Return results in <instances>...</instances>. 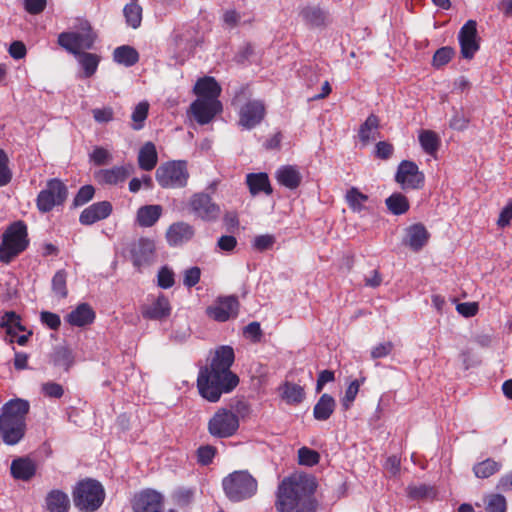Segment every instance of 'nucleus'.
Wrapping results in <instances>:
<instances>
[{"mask_svg":"<svg viewBox=\"0 0 512 512\" xmlns=\"http://www.w3.org/2000/svg\"><path fill=\"white\" fill-rule=\"evenodd\" d=\"M234 357V350L230 346H221L215 351L210 365L200 369L198 390L209 402H217L222 394L231 392L237 386L239 378L230 370Z\"/></svg>","mask_w":512,"mask_h":512,"instance_id":"nucleus-1","label":"nucleus"},{"mask_svg":"<svg viewBox=\"0 0 512 512\" xmlns=\"http://www.w3.org/2000/svg\"><path fill=\"white\" fill-rule=\"evenodd\" d=\"M316 489L314 476L299 474L285 477L275 491L276 512H317Z\"/></svg>","mask_w":512,"mask_h":512,"instance_id":"nucleus-2","label":"nucleus"},{"mask_svg":"<svg viewBox=\"0 0 512 512\" xmlns=\"http://www.w3.org/2000/svg\"><path fill=\"white\" fill-rule=\"evenodd\" d=\"M29 409V402L20 398L12 399L3 405L0 415V434L5 444L15 445L23 439Z\"/></svg>","mask_w":512,"mask_h":512,"instance_id":"nucleus-3","label":"nucleus"},{"mask_svg":"<svg viewBox=\"0 0 512 512\" xmlns=\"http://www.w3.org/2000/svg\"><path fill=\"white\" fill-rule=\"evenodd\" d=\"M222 487L230 501L241 502L256 495L258 482L247 470H238L223 478Z\"/></svg>","mask_w":512,"mask_h":512,"instance_id":"nucleus-4","label":"nucleus"},{"mask_svg":"<svg viewBox=\"0 0 512 512\" xmlns=\"http://www.w3.org/2000/svg\"><path fill=\"white\" fill-rule=\"evenodd\" d=\"M72 496L74 505L79 511L95 512L104 502L105 490L99 481L87 478L77 483Z\"/></svg>","mask_w":512,"mask_h":512,"instance_id":"nucleus-5","label":"nucleus"},{"mask_svg":"<svg viewBox=\"0 0 512 512\" xmlns=\"http://www.w3.org/2000/svg\"><path fill=\"white\" fill-rule=\"evenodd\" d=\"M27 226L22 221L11 224L2 235L0 261L10 263L28 246Z\"/></svg>","mask_w":512,"mask_h":512,"instance_id":"nucleus-6","label":"nucleus"},{"mask_svg":"<svg viewBox=\"0 0 512 512\" xmlns=\"http://www.w3.org/2000/svg\"><path fill=\"white\" fill-rule=\"evenodd\" d=\"M95 37L90 23L80 20L75 31L59 34L58 44L72 54H79L81 50L93 47Z\"/></svg>","mask_w":512,"mask_h":512,"instance_id":"nucleus-7","label":"nucleus"},{"mask_svg":"<svg viewBox=\"0 0 512 512\" xmlns=\"http://www.w3.org/2000/svg\"><path fill=\"white\" fill-rule=\"evenodd\" d=\"M162 188H183L187 185L189 172L186 161H170L160 165L155 173Z\"/></svg>","mask_w":512,"mask_h":512,"instance_id":"nucleus-8","label":"nucleus"},{"mask_svg":"<svg viewBox=\"0 0 512 512\" xmlns=\"http://www.w3.org/2000/svg\"><path fill=\"white\" fill-rule=\"evenodd\" d=\"M209 434L215 438H229L239 429V417L233 411L220 408L209 419Z\"/></svg>","mask_w":512,"mask_h":512,"instance_id":"nucleus-9","label":"nucleus"},{"mask_svg":"<svg viewBox=\"0 0 512 512\" xmlns=\"http://www.w3.org/2000/svg\"><path fill=\"white\" fill-rule=\"evenodd\" d=\"M67 196L65 184L57 178L50 179L37 196V208L42 213L50 212L55 206L62 205Z\"/></svg>","mask_w":512,"mask_h":512,"instance_id":"nucleus-10","label":"nucleus"},{"mask_svg":"<svg viewBox=\"0 0 512 512\" xmlns=\"http://www.w3.org/2000/svg\"><path fill=\"white\" fill-rule=\"evenodd\" d=\"M395 180L403 189H420L424 184V174L414 162L404 160L398 166Z\"/></svg>","mask_w":512,"mask_h":512,"instance_id":"nucleus-11","label":"nucleus"},{"mask_svg":"<svg viewBox=\"0 0 512 512\" xmlns=\"http://www.w3.org/2000/svg\"><path fill=\"white\" fill-rule=\"evenodd\" d=\"M191 211L204 221H214L220 215V207L213 202L210 195L200 192L195 193L189 201Z\"/></svg>","mask_w":512,"mask_h":512,"instance_id":"nucleus-12","label":"nucleus"},{"mask_svg":"<svg viewBox=\"0 0 512 512\" xmlns=\"http://www.w3.org/2000/svg\"><path fill=\"white\" fill-rule=\"evenodd\" d=\"M239 301L236 296L218 297L215 303L206 309V314L218 322H225L238 314Z\"/></svg>","mask_w":512,"mask_h":512,"instance_id":"nucleus-13","label":"nucleus"},{"mask_svg":"<svg viewBox=\"0 0 512 512\" xmlns=\"http://www.w3.org/2000/svg\"><path fill=\"white\" fill-rule=\"evenodd\" d=\"M265 106L260 100H250L239 110V126L251 130L259 125L265 117Z\"/></svg>","mask_w":512,"mask_h":512,"instance_id":"nucleus-14","label":"nucleus"},{"mask_svg":"<svg viewBox=\"0 0 512 512\" xmlns=\"http://www.w3.org/2000/svg\"><path fill=\"white\" fill-rule=\"evenodd\" d=\"M458 40L461 47V55L465 59H472L479 50L477 41V23L474 20H468L460 29Z\"/></svg>","mask_w":512,"mask_h":512,"instance_id":"nucleus-15","label":"nucleus"},{"mask_svg":"<svg viewBox=\"0 0 512 512\" xmlns=\"http://www.w3.org/2000/svg\"><path fill=\"white\" fill-rule=\"evenodd\" d=\"M162 508L163 496L153 489L137 493L132 500L133 512H161Z\"/></svg>","mask_w":512,"mask_h":512,"instance_id":"nucleus-16","label":"nucleus"},{"mask_svg":"<svg viewBox=\"0 0 512 512\" xmlns=\"http://www.w3.org/2000/svg\"><path fill=\"white\" fill-rule=\"evenodd\" d=\"M190 110L197 123L205 125L222 111V104L221 102H208L203 99H196L191 104Z\"/></svg>","mask_w":512,"mask_h":512,"instance_id":"nucleus-17","label":"nucleus"},{"mask_svg":"<svg viewBox=\"0 0 512 512\" xmlns=\"http://www.w3.org/2000/svg\"><path fill=\"white\" fill-rule=\"evenodd\" d=\"M131 173V166H113L100 169L94 173L96 181L101 185H118L126 181Z\"/></svg>","mask_w":512,"mask_h":512,"instance_id":"nucleus-18","label":"nucleus"},{"mask_svg":"<svg viewBox=\"0 0 512 512\" xmlns=\"http://www.w3.org/2000/svg\"><path fill=\"white\" fill-rule=\"evenodd\" d=\"M133 263L137 267L149 265L154 261L155 243L148 238H140L131 250Z\"/></svg>","mask_w":512,"mask_h":512,"instance_id":"nucleus-19","label":"nucleus"},{"mask_svg":"<svg viewBox=\"0 0 512 512\" xmlns=\"http://www.w3.org/2000/svg\"><path fill=\"white\" fill-rule=\"evenodd\" d=\"M112 212V205L108 201L93 203L85 208L79 217L82 225H92L100 220L107 218Z\"/></svg>","mask_w":512,"mask_h":512,"instance_id":"nucleus-20","label":"nucleus"},{"mask_svg":"<svg viewBox=\"0 0 512 512\" xmlns=\"http://www.w3.org/2000/svg\"><path fill=\"white\" fill-rule=\"evenodd\" d=\"M197 99H203L208 102H220L218 97L221 93V87L213 77H204L199 79L194 87Z\"/></svg>","mask_w":512,"mask_h":512,"instance_id":"nucleus-21","label":"nucleus"},{"mask_svg":"<svg viewBox=\"0 0 512 512\" xmlns=\"http://www.w3.org/2000/svg\"><path fill=\"white\" fill-rule=\"evenodd\" d=\"M429 232L421 223L413 224L406 228L404 244L413 251H419L428 242Z\"/></svg>","mask_w":512,"mask_h":512,"instance_id":"nucleus-22","label":"nucleus"},{"mask_svg":"<svg viewBox=\"0 0 512 512\" xmlns=\"http://www.w3.org/2000/svg\"><path fill=\"white\" fill-rule=\"evenodd\" d=\"M194 235L193 227L185 222L172 224L166 232L169 245L178 246L189 241Z\"/></svg>","mask_w":512,"mask_h":512,"instance_id":"nucleus-23","label":"nucleus"},{"mask_svg":"<svg viewBox=\"0 0 512 512\" xmlns=\"http://www.w3.org/2000/svg\"><path fill=\"white\" fill-rule=\"evenodd\" d=\"M95 319V312L87 303L79 304L74 310L68 313L65 320L76 327H83L91 324Z\"/></svg>","mask_w":512,"mask_h":512,"instance_id":"nucleus-24","label":"nucleus"},{"mask_svg":"<svg viewBox=\"0 0 512 512\" xmlns=\"http://www.w3.org/2000/svg\"><path fill=\"white\" fill-rule=\"evenodd\" d=\"M171 312L170 303L167 297L163 294L159 295L157 299L150 305H147L142 310V315L146 319L160 320L168 317Z\"/></svg>","mask_w":512,"mask_h":512,"instance_id":"nucleus-25","label":"nucleus"},{"mask_svg":"<svg viewBox=\"0 0 512 512\" xmlns=\"http://www.w3.org/2000/svg\"><path fill=\"white\" fill-rule=\"evenodd\" d=\"M45 505L48 512H68L70 499L66 492L53 489L46 495Z\"/></svg>","mask_w":512,"mask_h":512,"instance_id":"nucleus-26","label":"nucleus"},{"mask_svg":"<svg viewBox=\"0 0 512 512\" xmlns=\"http://www.w3.org/2000/svg\"><path fill=\"white\" fill-rule=\"evenodd\" d=\"M10 470L15 479L28 481L36 473V465L28 458H18L12 461Z\"/></svg>","mask_w":512,"mask_h":512,"instance_id":"nucleus-27","label":"nucleus"},{"mask_svg":"<svg viewBox=\"0 0 512 512\" xmlns=\"http://www.w3.org/2000/svg\"><path fill=\"white\" fill-rule=\"evenodd\" d=\"M276 179L281 185L293 190L300 185L302 176L296 167L287 165L277 170Z\"/></svg>","mask_w":512,"mask_h":512,"instance_id":"nucleus-28","label":"nucleus"},{"mask_svg":"<svg viewBox=\"0 0 512 512\" xmlns=\"http://www.w3.org/2000/svg\"><path fill=\"white\" fill-rule=\"evenodd\" d=\"M335 408V399L331 395L324 393L313 408V416L318 421H326L333 414Z\"/></svg>","mask_w":512,"mask_h":512,"instance_id":"nucleus-29","label":"nucleus"},{"mask_svg":"<svg viewBox=\"0 0 512 512\" xmlns=\"http://www.w3.org/2000/svg\"><path fill=\"white\" fill-rule=\"evenodd\" d=\"M249 191L252 195L264 192L267 195L272 193V188L266 173H250L246 177Z\"/></svg>","mask_w":512,"mask_h":512,"instance_id":"nucleus-30","label":"nucleus"},{"mask_svg":"<svg viewBox=\"0 0 512 512\" xmlns=\"http://www.w3.org/2000/svg\"><path fill=\"white\" fill-rule=\"evenodd\" d=\"M158 161L156 147L152 142H146L138 154V164L142 170L151 171Z\"/></svg>","mask_w":512,"mask_h":512,"instance_id":"nucleus-31","label":"nucleus"},{"mask_svg":"<svg viewBox=\"0 0 512 512\" xmlns=\"http://www.w3.org/2000/svg\"><path fill=\"white\" fill-rule=\"evenodd\" d=\"M162 214L160 205H145L137 211V222L141 227L153 226Z\"/></svg>","mask_w":512,"mask_h":512,"instance_id":"nucleus-32","label":"nucleus"},{"mask_svg":"<svg viewBox=\"0 0 512 512\" xmlns=\"http://www.w3.org/2000/svg\"><path fill=\"white\" fill-rule=\"evenodd\" d=\"M113 59L119 64H122L126 67H131L138 62L139 54L133 47L123 45L117 47L114 50Z\"/></svg>","mask_w":512,"mask_h":512,"instance_id":"nucleus-33","label":"nucleus"},{"mask_svg":"<svg viewBox=\"0 0 512 512\" xmlns=\"http://www.w3.org/2000/svg\"><path fill=\"white\" fill-rule=\"evenodd\" d=\"M300 15L306 24L314 27L324 25L327 18L326 13L319 7L315 6H307L303 8Z\"/></svg>","mask_w":512,"mask_h":512,"instance_id":"nucleus-34","label":"nucleus"},{"mask_svg":"<svg viewBox=\"0 0 512 512\" xmlns=\"http://www.w3.org/2000/svg\"><path fill=\"white\" fill-rule=\"evenodd\" d=\"M123 13L128 26L136 29L141 25L142 7L138 4V0H130L125 5Z\"/></svg>","mask_w":512,"mask_h":512,"instance_id":"nucleus-35","label":"nucleus"},{"mask_svg":"<svg viewBox=\"0 0 512 512\" xmlns=\"http://www.w3.org/2000/svg\"><path fill=\"white\" fill-rule=\"evenodd\" d=\"M75 55L78 56V62L83 69V77L90 78L93 76L100 62L99 56L88 52H79Z\"/></svg>","mask_w":512,"mask_h":512,"instance_id":"nucleus-36","label":"nucleus"},{"mask_svg":"<svg viewBox=\"0 0 512 512\" xmlns=\"http://www.w3.org/2000/svg\"><path fill=\"white\" fill-rule=\"evenodd\" d=\"M0 327L6 329V333L11 337L16 335V330L25 331L21 323V318L14 311L5 312L0 318Z\"/></svg>","mask_w":512,"mask_h":512,"instance_id":"nucleus-37","label":"nucleus"},{"mask_svg":"<svg viewBox=\"0 0 512 512\" xmlns=\"http://www.w3.org/2000/svg\"><path fill=\"white\" fill-rule=\"evenodd\" d=\"M282 398L287 404L297 405L304 400L305 392L301 386L286 382L282 387Z\"/></svg>","mask_w":512,"mask_h":512,"instance_id":"nucleus-38","label":"nucleus"},{"mask_svg":"<svg viewBox=\"0 0 512 512\" xmlns=\"http://www.w3.org/2000/svg\"><path fill=\"white\" fill-rule=\"evenodd\" d=\"M52 362L54 366L68 371L74 363V357L70 349L67 347H57L52 354Z\"/></svg>","mask_w":512,"mask_h":512,"instance_id":"nucleus-39","label":"nucleus"},{"mask_svg":"<svg viewBox=\"0 0 512 512\" xmlns=\"http://www.w3.org/2000/svg\"><path fill=\"white\" fill-rule=\"evenodd\" d=\"M385 204L393 215H402L409 209L408 199L401 193H393L385 200Z\"/></svg>","mask_w":512,"mask_h":512,"instance_id":"nucleus-40","label":"nucleus"},{"mask_svg":"<svg viewBox=\"0 0 512 512\" xmlns=\"http://www.w3.org/2000/svg\"><path fill=\"white\" fill-rule=\"evenodd\" d=\"M378 125V117L375 116L374 114H371L360 126L359 138L364 144H367L370 140L375 139V134L377 133Z\"/></svg>","mask_w":512,"mask_h":512,"instance_id":"nucleus-41","label":"nucleus"},{"mask_svg":"<svg viewBox=\"0 0 512 512\" xmlns=\"http://www.w3.org/2000/svg\"><path fill=\"white\" fill-rule=\"evenodd\" d=\"M346 201L353 212H361L365 208L368 196L360 192L356 187L350 188L346 193Z\"/></svg>","mask_w":512,"mask_h":512,"instance_id":"nucleus-42","label":"nucleus"},{"mask_svg":"<svg viewBox=\"0 0 512 512\" xmlns=\"http://www.w3.org/2000/svg\"><path fill=\"white\" fill-rule=\"evenodd\" d=\"M501 468V464L493 459H486L480 463H477L473 467V471L478 478H488L498 472Z\"/></svg>","mask_w":512,"mask_h":512,"instance_id":"nucleus-43","label":"nucleus"},{"mask_svg":"<svg viewBox=\"0 0 512 512\" xmlns=\"http://www.w3.org/2000/svg\"><path fill=\"white\" fill-rule=\"evenodd\" d=\"M407 495L413 500L433 499L436 496V490L433 486L427 484L409 485Z\"/></svg>","mask_w":512,"mask_h":512,"instance_id":"nucleus-44","label":"nucleus"},{"mask_svg":"<svg viewBox=\"0 0 512 512\" xmlns=\"http://www.w3.org/2000/svg\"><path fill=\"white\" fill-rule=\"evenodd\" d=\"M419 142L423 150L430 155L436 153L440 143L437 134L431 130H423L419 135Z\"/></svg>","mask_w":512,"mask_h":512,"instance_id":"nucleus-45","label":"nucleus"},{"mask_svg":"<svg viewBox=\"0 0 512 512\" xmlns=\"http://www.w3.org/2000/svg\"><path fill=\"white\" fill-rule=\"evenodd\" d=\"M149 110V104L145 101L138 103L131 115L133 121L132 128L134 130H140L144 126V121L147 118Z\"/></svg>","mask_w":512,"mask_h":512,"instance_id":"nucleus-46","label":"nucleus"},{"mask_svg":"<svg viewBox=\"0 0 512 512\" xmlns=\"http://www.w3.org/2000/svg\"><path fill=\"white\" fill-rule=\"evenodd\" d=\"M67 273L65 270H58L52 278V290L59 298H65L68 294L67 287Z\"/></svg>","mask_w":512,"mask_h":512,"instance_id":"nucleus-47","label":"nucleus"},{"mask_svg":"<svg viewBox=\"0 0 512 512\" xmlns=\"http://www.w3.org/2000/svg\"><path fill=\"white\" fill-rule=\"evenodd\" d=\"M319 460V453L313 449L302 447L298 450V462L300 465L311 467L318 464Z\"/></svg>","mask_w":512,"mask_h":512,"instance_id":"nucleus-48","label":"nucleus"},{"mask_svg":"<svg viewBox=\"0 0 512 512\" xmlns=\"http://www.w3.org/2000/svg\"><path fill=\"white\" fill-rule=\"evenodd\" d=\"M454 50L451 47L445 46L438 49L433 56V66L440 68L446 65L453 57Z\"/></svg>","mask_w":512,"mask_h":512,"instance_id":"nucleus-49","label":"nucleus"},{"mask_svg":"<svg viewBox=\"0 0 512 512\" xmlns=\"http://www.w3.org/2000/svg\"><path fill=\"white\" fill-rule=\"evenodd\" d=\"M487 512H506V499L501 494H492L488 497Z\"/></svg>","mask_w":512,"mask_h":512,"instance_id":"nucleus-50","label":"nucleus"},{"mask_svg":"<svg viewBox=\"0 0 512 512\" xmlns=\"http://www.w3.org/2000/svg\"><path fill=\"white\" fill-rule=\"evenodd\" d=\"M90 161L95 165H106L112 160L111 153L103 147H95L89 155Z\"/></svg>","mask_w":512,"mask_h":512,"instance_id":"nucleus-51","label":"nucleus"},{"mask_svg":"<svg viewBox=\"0 0 512 512\" xmlns=\"http://www.w3.org/2000/svg\"><path fill=\"white\" fill-rule=\"evenodd\" d=\"M95 189L92 185L81 187L74 197L73 204L76 207L83 206L88 203L94 196Z\"/></svg>","mask_w":512,"mask_h":512,"instance_id":"nucleus-52","label":"nucleus"},{"mask_svg":"<svg viewBox=\"0 0 512 512\" xmlns=\"http://www.w3.org/2000/svg\"><path fill=\"white\" fill-rule=\"evenodd\" d=\"M393 349L394 344L391 341H384L371 349L370 356L373 360L385 358L391 354Z\"/></svg>","mask_w":512,"mask_h":512,"instance_id":"nucleus-53","label":"nucleus"},{"mask_svg":"<svg viewBox=\"0 0 512 512\" xmlns=\"http://www.w3.org/2000/svg\"><path fill=\"white\" fill-rule=\"evenodd\" d=\"M158 286L163 289L171 288L174 283V272L167 266L162 267L157 275Z\"/></svg>","mask_w":512,"mask_h":512,"instance_id":"nucleus-54","label":"nucleus"},{"mask_svg":"<svg viewBox=\"0 0 512 512\" xmlns=\"http://www.w3.org/2000/svg\"><path fill=\"white\" fill-rule=\"evenodd\" d=\"M7 164L8 157L6 153L0 149V187L7 185L12 178L11 171Z\"/></svg>","mask_w":512,"mask_h":512,"instance_id":"nucleus-55","label":"nucleus"},{"mask_svg":"<svg viewBox=\"0 0 512 512\" xmlns=\"http://www.w3.org/2000/svg\"><path fill=\"white\" fill-rule=\"evenodd\" d=\"M360 384L357 380L352 381L345 391V395L341 401L345 410L349 409L359 392Z\"/></svg>","mask_w":512,"mask_h":512,"instance_id":"nucleus-56","label":"nucleus"},{"mask_svg":"<svg viewBox=\"0 0 512 512\" xmlns=\"http://www.w3.org/2000/svg\"><path fill=\"white\" fill-rule=\"evenodd\" d=\"M276 239L273 235L264 234L256 236L253 240V247L260 252L271 249Z\"/></svg>","mask_w":512,"mask_h":512,"instance_id":"nucleus-57","label":"nucleus"},{"mask_svg":"<svg viewBox=\"0 0 512 512\" xmlns=\"http://www.w3.org/2000/svg\"><path fill=\"white\" fill-rule=\"evenodd\" d=\"M215 453L216 449L213 446L206 445L199 447L197 450L198 462L205 466L209 465L212 463Z\"/></svg>","mask_w":512,"mask_h":512,"instance_id":"nucleus-58","label":"nucleus"},{"mask_svg":"<svg viewBox=\"0 0 512 512\" xmlns=\"http://www.w3.org/2000/svg\"><path fill=\"white\" fill-rule=\"evenodd\" d=\"M40 320L42 324L52 330H57L61 325L60 316L49 311H42L40 314Z\"/></svg>","mask_w":512,"mask_h":512,"instance_id":"nucleus-59","label":"nucleus"},{"mask_svg":"<svg viewBox=\"0 0 512 512\" xmlns=\"http://www.w3.org/2000/svg\"><path fill=\"white\" fill-rule=\"evenodd\" d=\"M42 392L49 398H61L64 394L62 385L55 382H47L42 385Z\"/></svg>","mask_w":512,"mask_h":512,"instance_id":"nucleus-60","label":"nucleus"},{"mask_svg":"<svg viewBox=\"0 0 512 512\" xmlns=\"http://www.w3.org/2000/svg\"><path fill=\"white\" fill-rule=\"evenodd\" d=\"M92 114L98 123H108L114 118V111L111 107L95 108L92 110Z\"/></svg>","mask_w":512,"mask_h":512,"instance_id":"nucleus-61","label":"nucleus"},{"mask_svg":"<svg viewBox=\"0 0 512 512\" xmlns=\"http://www.w3.org/2000/svg\"><path fill=\"white\" fill-rule=\"evenodd\" d=\"M201 270L199 267H191L184 272L183 284L188 287H194L200 280Z\"/></svg>","mask_w":512,"mask_h":512,"instance_id":"nucleus-62","label":"nucleus"},{"mask_svg":"<svg viewBox=\"0 0 512 512\" xmlns=\"http://www.w3.org/2000/svg\"><path fill=\"white\" fill-rule=\"evenodd\" d=\"M469 119L462 112H455L450 120V127L454 130L462 131L467 128Z\"/></svg>","mask_w":512,"mask_h":512,"instance_id":"nucleus-63","label":"nucleus"},{"mask_svg":"<svg viewBox=\"0 0 512 512\" xmlns=\"http://www.w3.org/2000/svg\"><path fill=\"white\" fill-rule=\"evenodd\" d=\"M512 220V200L502 209L497 224L499 227H505L510 224Z\"/></svg>","mask_w":512,"mask_h":512,"instance_id":"nucleus-64","label":"nucleus"}]
</instances>
